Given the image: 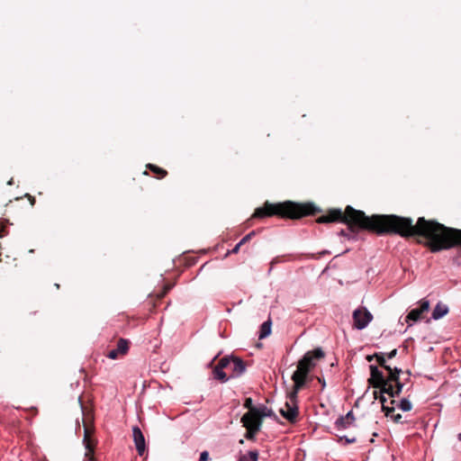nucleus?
<instances>
[{"mask_svg": "<svg viewBox=\"0 0 461 461\" xmlns=\"http://www.w3.org/2000/svg\"><path fill=\"white\" fill-rule=\"evenodd\" d=\"M339 439L340 440L345 439L346 443H348V444L356 442V438H354V437L353 438H348L346 436H341L339 438Z\"/></svg>", "mask_w": 461, "mask_h": 461, "instance_id": "nucleus-32", "label": "nucleus"}, {"mask_svg": "<svg viewBox=\"0 0 461 461\" xmlns=\"http://www.w3.org/2000/svg\"><path fill=\"white\" fill-rule=\"evenodd\" d=\"M324 351L321 348H317L313 350L307 351L300 360L312 370L316 366L318 361L324 358Z\"/></svg>", "mask_w": 461, "mask_h": 461, "instance_id": "nucleus-9", "label": "nucleus"}, {"mask_svg": "<svg viewBox=\"0 0 461 461\" xmlns=\"http://www.w3.org/2000/svg\"><path fill=\"white\" fill-rule=\"evenodd\" d=\"M243 443H244L243 439H240V444H243Z\"/></svg>", "mask_w": 461, "mask_h": 461, "instance_id": "nucleus-48", "label": "nucleus"}, {"mask_svg": "<svg viewBox=\"0 0 461 461\" xmlns=\"http://www.w3.org/2000/svg\"><path fill=\"white\" fill-rule=\"evenodd\" d=\"M330 252L329 250H322V251L318 253L317 258H321V257H322L324 255H330Z\"/></svg>", "mask_w": 461, "mask_h": 461, "instance_id": "nucleus-38", "label": "nucleus"}, {"mask_svg": "<svg viewBox=\"0 0 461 461\" xmlns=\"http://www.w3.org/2000/svg\"><path fill=\"white\" fill-rule=\"evenodd\" d=\"M214 360H215V358H214V359H212V362H210V365H209L210 366H212V364H213Z\"/></svg>", "mask_w": 461, "mask_h": 461, "instance_id": "nucleus-46", "label": "nucleus"}, {"mask_svg": "<svg viewBox=\"0 0 461 461\" xmlns=\"http://www.w3.org/2000/svg\"><path fill=\"white\" fill-rule=\"evenodd\" d=\"M255 234H256V231L252 230L249 233H248L247 236H249V240H250L255 236Z\"/></svg>", "mask_w": 461, "mask_h": 461, "instance_id": "nucleus-43", "label": "nucleus"}, {"mask_svg": "<svg viewBox=\"0 0 461 461\" xmlns=\"http://www.w3.org/2000/svg\"><path fill=\"white\" fill-rule=\"evenodd\" d=\"M249 236H247V235H246V236H244V237L240 240V245H244V244H246V243H247V242H249Z\"/></svg>", "mask_w": 461, "mask_h": 461, "instance_id": "nucleus-37", "label": "nucleus"}, {"mask_svg": "<svg viewBox=\"0 0 461 461\" xmlns=\"http://www.w3.org/2000/svg\"><path fill=\"white\" fill-rule=\"evenodd\" d=\"M243 427L248 428L249 426H255L258 423V427L262 426L261 420H259L258 417L256 415V412H246L240 420Z\"/></svg>", "mask_w": 461, "mask_h": 461, "instance_id": "nucleus-16", "label": "nucleus"}, {"mask_svg": "<svg viewBox=\"0 0 461 461\" xmlns=\"http://www.w3.org/2000/svg\"><path fill=\"white\" fill-rule=\"evenodd\" d=\"M242 245H240V242L236 244V246L230 251V253L237 254Z\"/></svg>", "mask_w": 461, "mask_h": 461, "instance_id": "nucleus-35", "label": "nucleus"}, {"mask_svg": "<svg viewBox=\"0 0 461 461\" xmlns=\"http://www.w3.org/2000/svg\"><path fill=\"white\" fill-rule=\"evenodd\" d=\"M244 408L248 409V412H253L255 413L258 407H255L253 405V401L251 398H246L243 404Z\"/></svg>", "mask_w": 461, "mask_h": 461, "instance_id": "nucleus-26", "label": "nucleus"}, {"mask_svg": "<svg viewBox=\"0 0 461 461\" xmlns=\"http://www.w3.org/2000/svg\"><path fill=\"white\" fill-rule=\"evenodd\" d=\"M271 325H272V322H271L270 319L261 324L260 330H259V336H258L259 339H263L270 335Z\"/></svg>", "mask_w": 461, "mask_h": 461, "instance_id": "nucleus-20", "label": "nucleus"}, {"mask_svg": "<svg viewBox=\"0 0 461 461\" xmlns=\"http://www.w3.org/2000/svg\"><path fill=\"white\" fill-rule=\"evenodd\" d=\"M401 372L402 370L400 368H393V373L388 375V386L391 391L388 390L387 392H382V393H386L392 398L400 395L403 387V384L400 382L399 378Z\"/></svg>", "mask_w": 461, "mask_h": 461, "instance_id": "nucleus-7", "label": "nucleus"}, {"mask_svg": "<svg viewBox=\"0 0 461 461\" xmlns=\"http://www.w3.org/2000/svg\"><path fill=\"white\" fill-rule=\"evenodd\" d=\"M230 366V361L227 357L221 358L212 369L213 378L221 383H226L230 377L223 371Z\"/></svg>", "mask_w": 461, "mask_h": 461, "instance_id": "nucleus-11", "label": "nucleus"}, {"mask_svg": "<svg viewBox=\"0 0 461 461\" xmlns=\"http://www.w3.org/2000/svg\"><path fill=\"white\" fill-rule=\"evenodd\" d=\"M375 359H376L378 365L381 367L384 368L388 372V375L393 373V368H392L390 366L386 365L384 353H382V352L375 353Z\"/></svg>", "mask_w": 461, "mask_h": 461, "instance_id": "nucleus-19", "label": "nucleus"}, {"mask_svg": "<svg viewBox=\"0 0 461 461\" xmlns=\"http://www.w3.org/2000/svg\"><path fill=\"white\" fill-rule=\"evenodd\" d=\"M132 437L138 454L143 456L146 451V443L144 435L139 427H133Z\"/></svg>", "mask_w": 461, "mask_h": 461, "instance_id": "nucleus-13", "label": "nucleus"}, {"mask_svg": "<svg viewBox=\"0 0 461 461\" xmlns=\"http://www.w3.org/2000/svg\"><path fill=\"white\" fill-rule=\"evenodd\" d=\"M172 288V285H166L163 288V291L160 293V294L158 295L159 298H163L167 293L168 291Z\"/></svg>", "mask_w": 461, "mask_h": 461, "instance_id": "nucleus-30", "label": "nucleus"}, {"mask_svg": "<svg viewBox=\"0 0 461 461\" xmlns=\"http://www.w3.org/2000/svg\"><path fill=\"white\" fill-rule=\"evenodd\" d=\"M458 438L459 440H461V433L458 435Z\"/></svg>", "mask_w": 461, "mask_h": 461, "instance_id": "nucleus-49", "label": "nucleus"}, {"mask_svg": "<svg viewBox=\"0 0 461 461\" xmlns=\"http://www.w3.org/2000/svg\"><path fill=\"white\" fill-rule=\"evenodd\" d=\"M418 309L421 313L428 312L429 309V302L425 299L421 300L420 305Z\"/></svg>", "mask_w": 461, "mask_h": 461, "instance_id": "nucleus-27", "label": "nucleus"}, {"mask_svg": "<svg viewBox=\"0 0 461 461\" xmlns=\"http://www.w3.org/2000/svg\"><path fill=\"white\" fill-rule=\"evenodd\" d=\"M230 361V369L232 374L230 377H239L246 371V363L240 357L235 356H225Z\"/></svg>", "mask_w": 461, "mask_h": 461, "instance_id": "nucleus-12", "label": "nucleus"}, {"mask_svg": "<svg viewBox=\"0 0 461 461\" xmlns=\"http://www.w3.org/2000/svg\"><path fill=\"white\" fill-rule=\"evenodd\" d=\"M255 234H256V231L252 230L249 233H248L247 236H249V240H250L255 236Z\"/></svg>", "mask_w": 461, "mask_h": 461, "instance_id": "nucleus-44", "label": "nucleus"}, {"mask_svg": "<svg viewBox=\"0 0 461 461\" xmlns=\"http://www.w3.org/2000/svg\"><path fill=\"white\" fill-rule=\"evenodd\" d=\"M13 183H14L13 178H11V179L8 181L7 185H13Z\"/></svg>", "mask_w": 461, "mask_h": 461, "instance_id": "nucleus-45", "label": "nucleus"}, {"mask_svg": "<svg viewBox=\"0 0 461 461\" xmlns=\"http://www.w3.org/2000/svg\"><path fill=\"white\" fill-rule=\"evenodd\" d=\"M370 369V377L368 378V384L372 387L375 389H379L380 393L391 391L388 386V376L385 378L383 375V372L378 369L377 366L371 365L369 366Z\"/></svg>", "mask_w": 461, "mask_h": 461, "instance_id": "nucleus-5", "label": "nucleus"}, {"mask_svg": "<svg viewBox=\"0 0 461 461\" xmlns=\"http://www.w3.org/2000/svg\"><path fill=\"white\" fill-rule=\"evenodd\" d=\"M24 197H26L29 200L30 204L32 206H33L35 204V197L34 196L31 195L30 194H25Z\"/></svg>", "mask_w": 461, "mask_h": 461, "instance_id": "nucleus-33", "label": "nucleus"}, {"mask_svg": "<svg viewBox=\"0 0 461 461\" xmlns=\"http://www.w3.org/2000/svg\"><path fill=\"white\" fill-rule=\"evenodd\" d=\"M312 371L301 360L297 363V368L292 375V380L294 385L292 388V397L294 398L296 394L305 386L309 380V374Z\"/></svg>", "mask_w": 461, "mask_h": 461, "instance_id": "nucleus-2", "label": "nucleus"}, {"mask_svg": "<svg viewBox=\"0 0 461 461\" xmlns=\"http://www.w3.org/2000/svg\"><path fill=\"white\" fill-rule=\"evenodd\" d=\"M238 461H248V456H245V455H242V456H240Z\"/></svg>", "mask_w": 461, "mask_h": 461, "instance_id": "nucleus-40", "label": "nucleus"}, {"mask_svg": "<svg viewBox=\"0 0 461 461\" xmlns=\"http://www.w3.org/2000/svg\"><path fill=\"white\" fill-rule=\"evenodd\" d=\"M288 401L285 403V407L281 408L280 414L290 423H295L299 417L298 394L294 398L292 397V390L286 395Z\"/></svg>", "mask_w": 461, "mask_h": 461, "instance_id": "nucleus-4", "label": "nucleus"}, {"mask_svg": "<svg viewBox=\"0 0 461 461\" xmlns=\"http://www.w3.org/2000/svg\"><path fill=\"white\" fill-rule=\"evenodd\" d=\"M256 415L258 417L259 420H261V423L263 422V419L265 417L276 416L271 409H268L266 405L263 404L257 408Z\"/></svg>", "mask_w": 461, "mask_h": 461, "instance_id": "nucleus-18", "label": "nucleus"}, {"mask_svg": "<svg viewBox=\"0 0 461 461\" xmlns=\"http://www.w3.org/2000/svg\"><path fill=\"white\" fill-rule=\"evenodd\" d=\"M321 209L312 202L296 203L285 201L282 203H270L266 201L261 207L255 210L252 218L263 219L277 216L283 219L297 220L303 217L316 215Z\"/></svg>", "mask_w": 461, "mask_h": 461, "instance_id": "nucleus-1", "label": "nucleus"}, {"mask_svg": "<svg viewBox=\"0 0 461 461\" xmlns=\"http://www.w3.org/2000/svg\"><path fill=\"white\" fill-rule=\"evenodd\" d=\"M291 258L290 255H283V256H277L276 258H274L271 261V267H273L274 265L276 264H279V263H283V262H285L287 260H289Z\"/></svg>", "mask_w": 461, "mask_h": 461, "instance_id": "nucleus-25", "label": "nucleus"}, {"mask_svg": "<svg viewBox=\"0 0 461 461\" xmlns=\"http://www.w3.org/2000/svg\"><path fill=\"white\" fill-rule=\"evenodd\" d=\"M55 286L59 289V284H56Z\"/></svg>", "mask_w": 461, "mask_h": 461, "instance_id": "nucleus-47", "label": "nucleus"}, {"mask_svg": "<svg viewBox=\"0 0 461 461\" xmlns=\"http://www.w3.org/2000/svg\"><path fill=\"white\" fill-rule=\"evenodd\" d=\"M44 461H48V460H44Z\"/></svg>", "mask_w": 461, "mask_h": 461, "instance_id": "nucleus-50", "label": "nucleus"}, {"mask_svg": "<svg viewBox=\"0 0 461 461\" xmlns=\"http://www.w3.org/2000/svg\"><path fill=\"white\" fill-rule=\"evenodd\" d=\"M447 305L442 303L441 302L438 303L432 312V318L434 320H438L448 313Z\"/></svg>", "mask_w": 461, "mask_h": 461, "instance_id": "nucleus-17", "label": "nucleus"}, {"mask_svg": "<svg viewBox=\"0 0 461 461\" xmlns=\"http://www.w3.org/2000/svg\"><path fill=\"white\" fill-rule=\"evenodd\" d=\"M312 371L301 360L297 363V368L292 375V380L294 385L292 388V397L294 398L296 394L305 386L309 380V374Z\"/></svg>", "mask_w": 461, "mask_h": 461, "instance_id": "nucleus-3", "label": "nucleus"}, {"mask_svg": "<svg viewBox=\"0 0 461 461\" xmlns=\"http://www.w3.org/2000/svg\"><path fill=\"white\" fill-rule=\"evenodd\" d=\"M374 397H375V399H379L380 402L382 403V409L384 411L385 416H389V415H391V413L394 412L395 408L393 405L396 403L395 400H393V399L391 400L390 403L392 404V407H389V406L385 405V402L387 400L384 396V393H380V390L374 392Z\"/></svg>", "mask_w": 461, "mask_h": 461, "instance_id": "nucleus-14", "label": "nucleus"}, {"mask_svg": "<svg viewBox=\"0 0 461 461\" xmlns=\"http://www.w3.org/2000/svg\"><path fill=\"white\" fill-rule=\"evenodd\" d=\"M5 234V226L4 224H0V238H3Z\"/></svg>", "mask_w": 461, "mask_h": 461, "instance_id": "nucleus-36", "label": "nucleus"}, {"mask_svg": "<svg viewBox=\"0 0 461 461\" xmlns=\"http://www.w3.org/2000/svg\"><path fill=\"white\" fill-rule=\"evenodd\" d=\"M355 421V416L353 411H350L347 413L346 416L340 417L335 422V426L338 429H345L353 424Z\"/></svg>", "mask_w": 461, "mask_h": 461, "instance_id": "nucleus-15", "label": "nucleus"}, {"mask_svg": "<svg viewBox=\"0 0 461 461\" xmlns=\"http://www.w3.org/2000/svg\"><path fill=\"white\" fill-rule=\"evenodd\" d=\"M208 460H209L208 451H203L200 455L199 461H208Z\"/></svg>", "mask_w": 461, "mask_h": 461, "instance_id": "nucleus-31", "label": "nucleus"}, {"mask_svg": "<svg viewBox=\"0 0 461 461\" xmlns=\"http://www.w3.org/2000/svg\"><path fill=\"white\" fill-rule=\"evenodd\" d=\"M373 320V315L366 307H359L353 312L354 327L357 330L365 329Z\"/></svg>", "mask_w": 461, "mask_h": 461, "instance_id": "nucleus-8", "label": "nucleus"}, {"mask_svg": "<svg viewBox=\"0 0 461 461\" xmlns=\"http://www.w3.org/2000/svg\"><path fill=\"white\" fill-rule=\"evenodd\" d=\"M374 358H375V354H374V355H368V356L366 357V360H367L368 362H371Z\"/></svg>", "mask_w": 461, "mask_h": 461, "instance_id": "nucleus-41", "label": "nucleus"}, {"mask_svg": "<svg viewBox=\"0 0 461 461\" xmlns=\"http://www.w3.org/2000/svg\"><path fill=\"white\" fill-rule=\"evenodd\" d=\"M422 313L419 311L418 308L411 310L408 315L406 316V321H417L421 319Z\"/></svg>", "mask_w": 461, "mask_h": 461, "instance_id": "nucleus-23", "label": "nucleus"}, {"mask_svg": "<svg viewBox=\"0 0 461 461\" xmlns=\"http://www.w3.org/2000/svg\"><path fill=\"white\" fill-rule=\"evenodd\" d=\"M246 456H248V461H258V452L257 450L249 451Z\"/></svg>", "mask_w": 461, "mask_h": 461, "instance_id": "nucleus-28", "label": "nucleus"}, {"mask_svg": "<svg viewBox=\"0 0 461 461\" xmlns=\"http://www.w3.org/2000/svg\"><path fill=\"white\" fill-rule=\"evenodd\" d=\"M260 429H261V427H258V423L253 427L249 426V427L246 428L247 431L245 433V438L249 440H255L256 435L260 430Z\"/></svg>", "mask_w": 461, "mask_h": 461, "instance_id": "nucleus-22", "label": "nucleus"}, {"mask_svg": "<svg viewBox=\"0 0 461 461\" xmlns=\"http://www.w3.org/2000/svg\"><path fill=\"white\" fill-rule=\"evenodd\" d=\"M396 406L401 409L402 411H409L411 410L412 408V405L411 403V402L407 399H402L397 404Z\"/></svg>", "mask_w": 461, "mask_h": 461, "instance_id": "nucleus-24", "label": "nucleus"}, {"mask_svg": "<svg viewBox=\"0 0 461 461\" xmlns=\"http://www.w3.org/2000/svg\"><path fill=\"white\" fill-rule=\"evenodd\" d=\"M397 355V349L394 348L393 349L392 351H390L388 354H386V357L389 358V359H392L393 357H395Z\"/></svg>", "mask_w": 461, "mask_h": 461, "instance_id": "nucleus-34", "label": "nucleus"}, {"mask_svg": "<svg viewBox=\"0 0 461 461\" xmlns=\"http://www.w3.org/2000/svg\"><path fill=\"white\" fill-rule=\"evenodd\" d=\"M147 168L153 172L158 179H162L167 176V171L154 164H148Z\"/></svg>", "mask_w": 461, "mask_h": 461, "instance_id": "nucleus-21", "label": "nucleus"}, {"mask_svg": "<svg viewBox=\"0 0 461 461\" xmlns=\"http://www.w3.org/2000/svg\"><path fill=\"white\" fill-rule=\"evenodd\" d=\"M339 234L343 237H348V233L345 230H341Z\"/></svg>", "mask_w": 461, "mask_h": 461, "instance_id": "nucleus-39", "label": "nucleus"}, {"mask_svg": "<svg viewBox=\"0 0 461 461\" xmlns=\"http://www.w3.org/2000/svg\"><path fill=\"white\" fill-rule=\"evenodd\" d=\"M388 417H390L395 423L402 422V417L400 413L394 414V412H393V413H391V415H389Z\"/></svg>", "mask_w": 461, "mask_h": 461, "instance_id": "nucleus-29", "label": "nucleus"}, {"mask_svg": "<svg viewBox=\"0 0 461 461\" xmlns=\"http://www.w3.org/2000/svg\"><path fill=\"white\" fill-rule=\"evenodd\" d=\"M94 434V427L90 424L84 425V445L86 449V457L89 459V461H95L94 457V450L96 445V440L93 437Z\"/></svg>", "mask_w": 461, "mask_h": 461, "instance_id": "nucleus-6", "label": "nucleus"}, {"mask_svg": "<svg viewBox=\"0 0 461 461\" xmlns=\"http://www.w3.org/2000/svg\"><path fill=\"white\" fill-rule=\"evenodd\" d=\"M318 381L321 384L322 388H324L326 385L324 379L318 377Z\"/></svg>", "mask_w": 461, "mask_h": 461, "instance_id": "nucleus-42", "label": "nucleus"}, {"mask_svg": "<svg viewBox=\"0 0 461 461\" xmlns=\"http://www.w3.org/2000/svg\"><path fill=\"white\" fill-rule=\"evenodd\" d=\"M130 348V341L126 339H119L116 348L107 352L106 357L111 359H117L125 356Z\"/></svg>", "mask_w": 461, "mask_h": 461, "instance_id": "nucleus-10", "label": "nucleus"}]
</instances>
